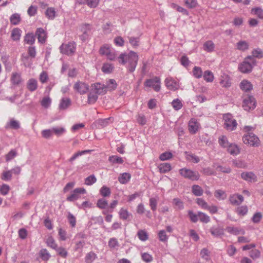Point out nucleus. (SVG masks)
Segmentation results:
<instances>
[{"instance_id":"obj_33","label":"nucleus","mask_w":263,"mask_h":263,"mask_svg":"<svg viewBox=\"0 0 263 263\" xmlns=\"http://www.w3.org/2000/svg\"><path fill=\"white\" fill-rule=\"evenodd\" d=\"M39 255L43 260L47 261L50 257V255L46 249H42L40 251Z\"/></svg>"},{"instance_id":"obj_61","label":"nucleus","mask_w":263,"mask_h":263,"mask_svg":"<svg viewBox=\"0 0 263 263\" xmlns=\"http://www.w3.org/2000/svg\"><path fill=\"white\" fill-rule=\"evenodd\" d=\"M67 219L71 227L73 228L76 224V217L70 212L68 213Z\"/></svg>"},{"instance_id":"obj_15","label":"nucleus","mask_w":263,"mask_h":263,"mask_svg":"<svg viewBox=\"0 0 263 263\" xmlns=\"http://www.w3.org/2000/svg\"><path fill=\"white\" fill-rule=\"evenodd\" d=\"M35 35L39 43L43 44L46 42L47 34L45 30L43 28H38L36 30Z\"/></svg>"},{"instance_id":"obj_24","label":"nucleus","mask_w":263,"mask_h":263,"mask_svg":"<svg viewBox=\"0 0 263 263\" xmlns=\"http://www.w3.org/2000/svg\"><path fill=\"white\" fill-rule=\"evenodd\" d=\"M172 168L171 165L169 163H163L160 164L159 169L161 173H165L171 171Z\"/></svg>"},{"instance_id":"obj_25","label":"nucleus","mask_w":263,"mask_h":263,"mask_svg":"<svg viewBox=\"0 0 263 263\" xmlns=\"http://www.w3.org/2000/svg\"><path fill=\"white\" fill-rule=\"evenodd\" d=\"M192 191L193 194L196 196H200L203 193V190L198 185H193L192 186Z\"/></svg>"},{"instance_id":"obj_36","label":"nucleus","mask_w":263,"mask_h":263,"mask_svg":"<svg viewBox=\"0 0 263 263\" xmlns=\"http://www.w3.org/2000/svg\"><path fill=\"white\" fill-rule=\"evenodd\" d=\"M108 205L107 201L104 198H100L98 200L97 206L100 209H105Z\"/></svg>"},{"instance_id":"obj_63","label":"nucleus","mask_w":263,"mask_h":263,"mask_svg":"<svg viewBox=\"0 0 263 263\" xmlns=\"http://www.w3.org/2000/svg\"><path fill=\"white\" fill-rule=\"evenodd\" d=\"M173 157V155L171 152H164L161 154L159 156V159L161 161H165L167 160H169L172 158Z\"/></svg>"},{"instance_id":"obj_35","label":"nucleus","mask_w":263,"mask_h":263,"mask_svg":"<svg viewBox=\"0 0 263 263\" xmlns=\"http://www.w3.org/2000/svg\"><path fill=\"white\" fill-rule=\"evenodd\" d=\"M92 150H84L82 151H79L77 153H75L69 160L70 162H72L76 158L78 157L82 156L83 155L90 153Z\"/></svg>"},{"instance_id":"obj_48","label":"nucleus","mask_w":263,"mask_h":263,"mask_svg":"<svg viewBox=\"0 0 263 263\" xmlns=\"http://www.w3.org/2000/svg\"><path fill=\"white\" fill-rule=\"evenodd\" d=\"M55 11L53 8H48L45 12L46 16L49 19L52 20L54 18Z\"/></svg>"},{"instance_id":"obj_4","label":"nucleus","mask_w":263,"mask_h":263,"mask_svg":"<svg viewBox=\"0 0 263 263\" xmlns=\"http://www.w3.org/2000/svg\"><path fill=\"white\" fill-rule=\"evenodd\" d=\"M76 43L74 41L63 43L60 47V52L67 55H72L76 52Z\"/></svg>"},{"instance_id":"obj_21","label":"nucleus","mask_w":263,"mask_h":263,"mask_svg":"<svg viewBox=\"0 0 263 263\" xmlns=\"http://www.w3.org/2000/svg\"><path fill=\"white\" fill-rule=\"evenodd\" d=\"M215 48V44L212 41H208L203 45V49L204 51L209 52L214 51Z\"/></svg>"},{"instance_id":"obj_27","label":"nucleus","mask_w":263,"mask_h":263,"mask_svg":"<svg viewBox=\"0 0 263 263\" xmlns=\"http://www.w3.org/2000/svg\"><path fill=\"white\" fill-rule=\"evenodd\" d=\"M236 48L240 51H245L249 48V44L245 41H240L237 43Z\"/></svg>"},{"instance_id":"obj_17","label":"nucleus","mask_w":263,"mask_h":263,"mask_svg":"<svg viewBox=\"0 0 263 263\" xmlns=\"http://www.w3.org/2000/svg\"><path fill=\"white\" fill-rule=\"evenodd\" d=\"M210 231L213 236L216 237L223 235L224 234L223 228L220 227H213L210 229Z\"/></svg>"},{"instance_id":"obj_42","label":"nucleus","mask_w":263,"mask_h":263,"mask_svg":"<svg viewBox=\"0 0 263 263\" xmlns=\"http://www.w3.org/2000/svg\"><path fill=\"white\" fill-rule=\"evenodd\" d=\"M24 41L26 43L32 45L35 42V36L32 33H27L25 36Z\"/></svg>"},{"instance_id":"obj_39","label":"nucleus","mask_w":263,"mask_h":263,"mask_svg":"<svg viewBox=\"0 0 263 263\" xmlns=\"http://www.w3.org/2000/svg\"><path fill=\"white\" fill-rule=\"evenodd\" d=\"M198 217L200 221L203 223H207L210 221V217L201 212H198Z\"/></svg>"},{"instance_id":"obj_37","label":"nucleus","mask_w":263,"mask_h":263,"mask_svg":"<svg viewBox=\"0 0 263 263\" xmlns=\"http://www.w3.org/2000/svg\"><path fill=\"white\" fill-rule=\"evenodd\" d=\"M173 203L175 206V208L177 210H181L184 208L183 202L179 198H176L173 199Z\"/></svg>"},{"instance_id":"obj_18","label":"nucleus","mask_w":263,"mask_h":263,"mask_svg":"<svg viewBox=\"0 0 263 263\" xmlns=\"http://www.w3.org/2000/svg\"><path fill=\"white\" fill-rule=\"evenodd\" d=\"M184 154L186 160L192 161L195 163H197L200 161L199 158L196 155L188 152H185Z\"/></svg>"},{"instance_id":"obj_57","label":"nucleus","mask_w":263,"mask_h":263,"mask_svg":"<svg viewBox=\"0 0 263 263\" xmlns=\"http://www.w3.org/2000/svg\"><path fill=\"white\" fill-rule=\"evenodd\" d=\"M97 181V179L94 175H90L85 180V184L87 185H91Z\"/></svg>"},{"instance_id":"obj_47","label":"nucleus","mask_w":263,"mask_h":263,"mask_svg":"<svg viewBox=\"0 0 263 263\" xmlns=\"http://www.w3.org/2000/svg\"><path fill=\"white\" fill-rule=\"evenodd\" d=\"M252 57L254 59L256 58L258 59H261L263 58V51L259 48L254 49L252 51Z\"/></svg>"},{"instance_id":"obj_52","label":"nucleus","mask_w":263,"mask_h":263,"mask_svg":"<svg viewBox=\"0 0 263 263\" xmlns=\"http://www.w3.org/2000/svg\"><path fill=\"white\" fill-rule=\"evenodd\" d=\"M12 177V173H11L10 170H9V171L4 172L2 173L1 178L4 181H10L11 180Z\"/></svg>"},{"instance_id":"obj_2","label":"nucleus","mask_w":263,"mask_h":263,"mask_svg":"<svg viewBox=\"0 0 263 263\" xmlns=\"http://www.w3.org/2000/svg\"><path fill=\"white\" fill-rule=\"evenodd\" d=\"M256 62L255 60L251 55H248L239 65L238 68L242 73H249L252 71L253 66L256 65Z\"/></svg>"},{"instance_id":"obj_34","label":"nucleus","mask_w":263,"mask_h":263,"mask_svg":"<svg viewBox=\"0 0 263 263\" xmlns=\"http://www.w3.org/2000/svg\"><path fill=\"white\" fill-rule=\"evenodd\" d=\"M98 94H97L96 92H90L88 95V100L87 102L88 104H93L95 103L98 98Z\"/></svg>"},{"instance_id":"obj_13","label":"nucleus","mask_w":263,"mask_h":263,"mask_svg":"<svg viewBox=\"0 0 263 263\" xmlns=\"http://www.w3.org/2000/svg\"><path fill=\"white\" fill-rule=\"evenodd\" d=\"M95 89V92L99 95H103L106 93L107 88L106 85L101 84L100 83H96L91 85Z\"/></svg>"},{"instance_id":"obj_54","label":"nucleus","mask_w":263,"mask_h":263,"mask_svg":"<svg viewBox=\"0 0 263 263\" xmlns=\"http://www.w3.org/2000/svg\"><path fill=\"white\" fill-rule=\"evenodd\" d=\"M185 5L189 9H193L197 6V2L196 0H185Z\"/></svg>"},{"instance_id":"obj_19","label":"nucleus","mask_w":263,"mask_h":263,"mask_svg":"<svg viewBox=\"0 0 263 263\" xmlns=\"http://www.w3.org/2000/svg\"><path fill=\"white\" fill-rule=\"evenodd\" d=\"M37 87V81L34 79H30L28 80L27 85V88L30 91H35Z\"/></svg>"},{"instance_id":"obj_7","label":"nucleus","mask_w":263,"mask_h":263,"mask_svg":"<svg viewBox=\"0 0 263 263\" xmlns=\"http://www.w3.org/2000/svg\"><path fill=\"white\" fill-rule=\"evenodd\" d=\"M80 30L82 34L80 35V39L83 42L86 41L91 34V25L88 23L82 24L80 26Z\"/></svg>"},{"instance_id":"obj_9","label":"nucleus","mask_w":263,"mask_h":263,"mask_svg":"<svg viewBox=\"0 0 263 263\" xmlns=\"http://www.w3.org/2000/svg\"><path fill=\"white\" fill-rule=\"evenodd\" d=\"M256 102L254 98L251 96H248L243 99L242 106L245 110H250L255 107Z\"/></svg>"},{"instance_id":"obj_23","label":"nucleus","mask_w":263,"mask_h":263,"mask_svg":"<svg viewBox=\"0 0 263 263\" xmlns=\"http://www.w3.org/2000/svg\"><path fill=\"white\" fill-rule=\"evenodd\" d=\"M71 104V100L69 98H62L59 104V108L64 110L68 107Z\"/></svg>"},{"instance_id":"obj_20","label":"nucleus","mask_w":263,"mask_h":263,"mask_svg":"<svg viewBox=\"0 0 263 263\" xmlns=\"http://www.w3.org/2000/svg\"><path fill=\"white\" fill-rule=\"evenodd\" d=\"M21 30L18 28H14L11 32V37L14 41H18L20 39Z\"/></svg>"},{"instance_id":"obj_55","label":"nucleus","mask_w":263,"mask_h":263,"mask_svg":"<svg viewBox=\"0 0 263 263\" xmlns=\"http://www.w3.org/2000/svg\"><path fill=\"white\" fill-rule=\"evenodd\" d=\"M111 51L110 46L109 45H104L100 49V53L101 55H107Z\"/></svg>"},{"instance_id":"obj_41","label":"nucleus","mask_w":263,"mask_h":263,"mask_svg":"<svg viewBox=\"0 0 263 263\" xmlns=\"http://www.w3.org/2000/svg\"><path fill=\"white\" fill-rule=\"evenodd\" d=\"M119 216L120 219L123 220H127L130 216V214L126 209L121 208L119 211Z\"/></svg>"},{"instance_id":"obj_59","label":"nucleus","mask_w":263,"mask_h":263,"mask_svg":"<svg viewBox=\"0 0 263 263\" xmlns=\"http://www.w3.org/2000/svg\"><path fill=\"white\" fill-rule=\"evenodd\" d=\"M214 196L218 199L223 200L226 198L225 192L220 190H216L215 192Z\"/></svg>"},{"instance_id":"obj_29","label":"nucleus","mask_w":263,"mask_h":263,"mask_svg":"<svg viewBox=\"0 0 263 263\" xmlns=\"http://www.w3.org/2000/svg\"><path fill=\"white\" fill-rule=\"evenodd\" d=\"M130 177L129 173H124L118 178V180L121 183L125 184L129 180Z\"/></svg>"},{"instance_id":"obj_28","label":"nucleus","mask_w":263,"mask_h":263,"mask_svg":"<svg viewBox=\"0 0 263 263\" xmlns=\"http://www.w3.org/2000/svg\"><path fill=\"white\" fill-rule=\"evenodd\" d=\"M108 161L112 164H122L124 162L123 158L117 156H110Z\"/></svg>"},{"instance_id":"obj_49","label":"nucleus","mask_w":263,"mask_h":263,"mask_svg":"<svg viewBox=\"0 0 263 263\" xmlns=\"http://www.w3.org/2000/svg\"><path fill=\"white\" fill-rule=\"evenodd\" d=\"M46 244L48 247L54 250L57 249L58 247L57 245L55 243V240L51 236L48 237L46 240Z\"/></svg>"},{"instance_id":"obj_14","label":"nucleus","mask_w":263,"mask_h":263,"mask_svg":"<svg viewBox=\"0 0 263 263\" xmlns=\"http://www.w3.org/2000/svg\"><path fill=\"white\" fill-rule=\"evenodd\" d=\"M164 82L165 86L170 90L175 91L179 87L177 82L171 77L166 78Z\"/></svg>"},{"instance_id":"obj_3","label":"nucleus","mask_w":263,"mask_h":263,"mask_svg":"<svg viewBox=\"0 0 263 263\" xmlns=\"http://www.w3.org/2000/svg\"><path fill=\"white\" fill-rule=\"evenodd\" d=\"M179 173L183 178L192 181L198 180L200 178V175L197 171H193L186 167L180 169Z\"/></svg>"},{"instance_id":"obj_26","label":"nucleus","mask_w":263,"mask_h":263,"mask_svg":"<svg viewBox=\"0 0 263 263\" xmlns=\"http://www.w3.org/2000/svg\"><path fill=\"white\" fill-rule=\"evenodd\" d=\"M100 195L103 197H109L111 194V190L108 187L103 185L99 191Z\"/></svg>"},{"instance_id":"obj_22","label":"nucleus","mask_w":263,"mask_h":263,"mask_svg":"<svg viewBox=\"0 0 263 263\" xmlns=\"http://www.w3.org/2000/svg\"><path fill=\"white\" fill-rule=\"evenodd\" d=\"M228 152L233 155H237L240 153L239 149L237 145L230 143L229 146L227 147Z\"/></svg>"},{"instance_id":"obj_44","label":"nucleus","mask_w":263,"mask_h":263,"mask_svg":"<svg viewBox=\"0 0 263 263\" xmlns=\"http://www.w3.org/2000/svg\"><path fill=\"white\" fill-rule=\"evenodd\" d=\"M232 163L235 166L238 168H245L247 166V164L244 160H233Z\"/></svg>"},{"instance_id":"obj_40","label":"nucleus","mask_w":263,"mask_h":263,"mask_svg":"<svg viewBox=\"0 0 263 263\" xmlns=\"http://www.w3.org/2000/svg\"><path fill=\"white\" fill-rule=\"evenodd\" d=\"M11 80L12 83L14 85L19 84L21 82V75L16 72L13 73L11 78Z\"/></svg>"},{"instance_id":"obj_50","label":"nucleus","mask_w":263,"mask_h":263,"mask_svg":"<svg viewBox=\"0 0 263 263\" xmlns=\"http://www.w3.org/2000/svg\"><path fill=\"white\" fill-rule=\"evenodd\" d=\"M172 105L176 110L180 109L182 107V103L178 99H174L172 102Z\"/></svg>"},{"instance_id":"obj_51","label":"nucleus","mask_w":263,"mask_h":263,"mask_svg":"<svg viewBox=\"0 0 263 263\" xmlns=\"http://www.w3.org/2000/svg\"><path fill=\"white\" fill-rule=\"evenodd\" d=\"M96 254L93 252L87 253L85 256V262L86 263H91L96 258Z\"/></svg>"},{"instance_id":"obj_6","label":"nucleus","mask_w":263,"mask_h":263,"mask_svg":"<svg viewBox=\"0 0 263 263\" xmlns=\"http://www.w3.org/2000/svg\"><path fill=\"white\" fill-rule=\"evenodd\" d=\"M244 143L252 146H258L259 145L258 138L252 133H248L242 137Z\"/></svg>"},{"instance_id":"obj_53","label":"nucleus","mask_w":263,"mask_h":263,"mask_svg":"<svg viewBox=\"0 0 263 263\" xmlns=\"http://www.w3.org/2000/svg\"><path fill=\"white\" fill-rule=\"evenodd\" d=\"M137 235L139 239L142 241H145L148 239V235L146 232L143 230H140L138 232Z\"/></svg>"},{"instance_id":"obj_30","label":"nucleus","mask_w":263,"mask_h":263,"mask_svg":"<svg viewBox=\"0 0 263 263\" xmlns=\"http://www.w3.org/2000/svg\"><path fill=\"white\" fill-rule=\"evenodd\" d=\"M218 143L221 146L224 148H227L230 144L228 141L227 137L225 136H221L219 137Z\"/></svg>"},{"instance_id":"obj_64","label":"nucleus","mask_w":263,"mask_h":263,"mask_svg":"<svg viewBox=\"0 0 263 263\" xmlns=\"http://www.w3.org/2000/svg\"><path fill=\"white\" fill-rule=\"evenodd\" d=\"M58 254L63 258H66L67 256V251L63 247H57L55 249Z\"/></svg>"},{"instance_id":"obj_32","label":"nucleus","mask_w":263,"mask_h":263,"mask_svg":"<svg viewBox=\"0 0 263 263\" xmlns=\"http://www.w3.org/2000/svg\"><path fill=\"white\" fill-rule=\"evenodd\" d=\"M108 90H114L117 86V84L114 79H109L106 84Z\"/></svg>"},{"instance_id":"obj_43","label":"nucleus","mask_w":263,"mask_h":263,"mask_svg":"<svg viewBox=\"0 0 263 263\" xmlns=\"http://www.w3.org/2000/svg\"><path fill=\"white\" fill-rule=\"evenodd\" d=\"M10 22L14 25H17L21 21V17L20 14L18 13H14L12 14L10 18Z\"/></svg>"},{"instance_id":"obj_11","label":"nucleus","mask_w":263,"mask_h":263,"mask_svg":"<svg viewBox=\"0 0 263 263\" xmlns=\"http://www.w3.org/2000/svg\"><path fill=\"white\" fill-rule=\"evenodd\" d=\"M73 89L81 95L85 94L89 89V85L83 82L78 81L73 85Z\"/></svg>"},{"instance_id":"obj_8","label":"nucleus","mask_w":263,"mask_h":263,"mask_svg":"<svg viewBox=\"0 0 263 263\" xmlns=\"http://www.w3.org/2000/svg\"><path fill=\"white\" fill-rule=\"evenodd\" d=\"M144 86L148 87H153L155 91L158 92L161 88L160 79L158 77L153 79H147L144 82Z\"/></svg>"},{"instance_id":"obj_1","label":"nucleus","mask_w":263,"mask_h":263,"mask_svg":"<svg viewBox=\"0 0 263 263\" xmlns=\"http://www.w3.org/2000/svg\"><path fill=\"white\" fill-rule=\"evenodd\" d=\"M138 55L137 54L133 51H130L128 54L121 53L118 58L119 63L125 65L127 63L126 66L127 70L129 72H133L135 71L137 66Z\"/></svg>"},{"instance_id":"obj_62","label":"nucleus","mask_w":263,"mask_h":263,"mask_svg":"<svg viewBox=\"0 0 263 263\" xmlns=\"http://www.w3.org/2000/svg\"><path fill=\"white\" fill-rule=\"evenodd\" d=\"M251 11L259 18L263 19V10L260 8H253Z\"/></svg>"},{"instance_id":"obj_46","label":"nucleus","mask_w":263,"mask_h":263,"mask_svg":"<svg viewBox=\"0 0 263 263\" xmlns=\"http://www.w3.org/2000/svg\"><path fill=\"white\" fill-rule=\"evenodd\" d=\"M22 61L25 67H30L32 65V61L30 59L29 56L23 54L22 55Z\"/></svg>"},{"instance_id":"obj_5","label":"nucleus","mask_w":263,"mask_h":263,"mask_svg":"<svg viewBox=\"0 0 263 263\" xmlns=\"http://www.w3.org/2000/svg\"><path fill=\"white\" fill-rule=\"evenodd\" d=\"M224 121V127L228 130L232 131L236 129L237 123L230 114H224L223 116Z\"/></svg>"},{"instance_id":"obj_60","label":"nucleus","mask_w":263,"mask_h":263,"mask_svg":"<svg viewBox=\"0 0 263 263\" xmlns=\"http://www.w3.org/2000/svg\"><path fill=\"white\" fill-rule=\"evenodd\" d=\"M188 215L192 222L196 223L198 220V213L197 214H196L194 213L192 211L190 210L188 211Z\"/></svg>"},{"instance_id":"obj_31","label":"nucleus","mask_w":263,"mask_h":263,"mask_svg":"<svg viewBox=\"0 0 263 263\" xmlns=\"http://www.w3.org/2000/svg\"><path fill=\"white\" fill-rule=\"evenodd\" d=\"M241 176L242 179L248 181H251L255 178V175L252 172H243Z\"/></svg>"},{"instance_id":"obj_10","label":"nucleus","mask_w":263,"mask_h":263,"mask_svg":"<svg viewBox=\"0 0 263 263\" xmlns=\"http://www.w3.org/2000/svg\"><path fill=\"white\" fill-rule=\"evenodd\" d=\"M85 193L86 190L84 188H76L72 191V194L67 197L66 200L70 202L74 201L80 198V194H84Z\"/></svg>"},{"instance_id":"obj_45","label":"nucleus","mask_w":263,"mask_h":263,"mask_svg":"<svg viewBox=\"0 0 263 263\" xmlns=\"http://www.w3.org/2000/svg\"><path fill=\"white\" fill-rule=\"evenodd\" d=\"M193 76L197 79L201 78L202 76L203 75L201 68L200 67L197 66L194 67L193 70Z\"/></svg>"},{"instance_id":"obj_38","label":"nucleus","mask_w":263,"mask_h":263,"mask_svg":"<svg viewBox=\"0 0 263 263\" xmlns=\"http://www.w3.org/2000/svg\"><path fill=\"white\" fill-rule=\"evenodd\" d=\"M203 77L204 80L208 82H212L214 80V75L210 70L205 71L203 74Z\"/></svg>"},{"instance_id":"obj_56","label":"nucleus","mask_w":263,"mask_h":263,"mask_svg":"<svg viewBox=\"0 0 263 263\" xmlns=\"http://www.w3.org/2000/svg\"><path fill=\"white\" fill-rule=\"evenodd\" d=\"M113 66L111 64L108 63H105L102 67V70L103 72L106 73H110L112 69Z\"/></svg>"},{"instance_id":"obj_16","label":"nucleus","mask_w":263,"mask_h":263,"mask_svg":"<svg viewBox=\"0 0 263 263\" xmlns=\"http://www.w3.org/2000/svg\"><path fill=\"white\" fill-rule=\"evenodd\" d=\"M239 87L242 90L245 92H249L253 89L252 84L246 80H243L240 82Z\"/></svg>"},{"instance_id":"obj_58","label":"nucleus","mask_w":263,"mask_h":263,"mask_svg":"<svg viewBox=\"0 0 263 263\" xmlns=\"http://www.w3.org/2000/svg\"><path fill=\"white\" fill-rule=\"evenodd\" d=\"M17 155V152L15 149H11L6 155V161L7 162L10 161L13 159Z\"/></svg>"},{"instance_id":"obj_12","label":"nucleus","mask_w":263,"mask_h":263,"mask_svg":"<svg viewBox=\"0 0 263 263\" xmlns=\"http://www.w3.org/2000/svg\"><path fill=\"white\" fill-rule=\"evenodd\" d=\"M199 126L200 124L194 118H192L189 122V130L191 134H196L198 130Z\"/></svg>"}]
</instances>
